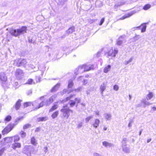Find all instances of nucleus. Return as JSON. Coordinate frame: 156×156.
Returning a JSON list of instances; mask_svg holds the SVG:
<instances>
[{
	"mask_svg": "<svg viewBox=\"0 0 156 156\" xmlns=\"http://www.w3.org/2000/svg\"><path fill=\"white\" fill-rule=\"evenodd\" d=\"M148 23H144L141 24V26L136 27V28H140L141 27H142V28L141 30V32H144L146 31L147 27L146 24H148Z\"/></svg>",
	"mask_w": 156,
	"mask_h": 156,
	"instance_id": "obj_18",
	"label": "nucleus"
},
{
	"mask_svg": "<svg viewBox=\"0 0 156 156\" xmlns=\"http://www.w3.org/2000/svg\"><path fill=\"white\" fill-rule=\"evenodd\" d=\"M15 74L16 78L19 79H21L24 74L23 70L20 69H16Z\"/></svg>",
	"mask_w": 156,
	"mask_h": 156,
	"instance_id": "obj_9",
	"label": "nucleus"
},
{
	"mask_svg": "<svg viewBox=\"0 0 156 156\" xmlns=\"http://www.w3.org/2000/svg\"><path fill=\"white\" fill-rule=\"evenodd\" d=\"M75 28L73 27L69 28L67 31L66 33L68 34L72 33L73 31H74Z\"/></svg>",
	"mask_w": 156,
	"mask_h": 156,
	"instance_id": "obj_29",
	"label": "nucleus"
},
{
	"mask_svg": "<svg viewBox=\"0 0 156 156\" xmlns=\"http://www.w3.org/2000/svg\"><path fill=\"white\" fill-rule=\"evenodd\" d=\"M12 137L14 138V142H17L20 140V137L18 135H16Z\"/></svg>",
	"mask_w": 156,
	"mask_h": 156,
	"instance_id": "obj_39",
	"label": "nucleus"
},
{
	"mask_svg": "<svg viewBox=\"0 0 156 156\" xmlns=\"http://www.w3.org/2000/svg\"><path fill=\"white\" fill-rule=\"evenodd\" d=\"M27 95H31L32 94V90H27L26 92Z\"/></svg>",
	"mask_w": 156,
	"mask_h": 156,
	"instance_id": "obj_47",
	"label": "nucleus"
},
{
	"mask_svg": "<svg viewBox=\"0 0 156 156\" xmlns=\"http://www.w3.org/2000/svg\"><path fill=\"white\" fill-rule=\"evenodd\" d=\"M6 147H4L3 148H2L0 150V156H1L2 154L4 153V151H6Z\"/></svg>",
	"mask_w": 156,
	"mask_h": 156,
	"instance_id": "obj_43",
	"label": "nucleus"
},
{
	"mask_svg": "<svg viewBox=\"0 0 156 156\" xmlns=\"http://www.w3.org/2000/svg\"><path fill=\"white\" fill-rule=\"evenodd\" d=\"M88 83V80H84L83 81V85L86 84Z\"/></svg>",
	"mask_w": 156,
	"mask_h": 156,
	"instance_id": "obj_54",
	"label": "nucleus"
},
{
	"mask_svg": "<svg viewBox=\"0 0 156 156\" xmlns=\"http://www.w3.org/2000/svg\"><path fill=\"white\" fill-rule=\"evenodd\" d=\"M46 101L45 100L42 101L40 103H39L38 100H36L33 103V106L35 107V108L36 109H38L41 107H42L44 105H48L46 103Z\"/></svg>",
	"mask_w": 156,
	"mask_h": 156,
	"instance_id": "obj_7",
	"label": "nucleus"
},
{
	"mask_svg": "<svg viewBox=\"0 0 156 156\" xmlns=\"http://www.w3.org/2000/svg\"><path fill=\"white\" fill-rule=\"evenodd\" d=\"M20 133L22 138L25 137L26 136V133L22 130L20 132Z\"/></svg>",
	"mask_w": 156,
	"mask_h": 156,
	"instance_id": "obj_42",
	"label": "nucleus"
},
{
	"mask_svg": "<svg viewBox=\"0 0 156 156\" xmlns=\"http://www.w3.org/2000/svg\"><path fill=\"white\" fill-rule=\"evenodd\" d=\"M58 114V111H56L54 112L51 115L52 118L53 119L56 118Z\"/></svg>",
	"mask_w": 156,
	"mask_h": 156,
	"instance_id": "obj_36",
	"label": "nucleus"
},
{
	"mask_svg": "<svg viewBox=\"0 0 156 156\" xmlns=\"http://www.w3.org/2000/svg\"><path fill=\"white\" fill-rule=\"evenodd\" d=\"M101 55V53L99 52H98L97 53V54L96 55V56L97 57H99Z\"/></svg>",
	"mask_w": 156,
	"mask_h": 156,
	"instance_id": "obj_58",
	"label": "nucleus"
},
{
	"mask_svg": "<svg viewBox=\"0 0 156 156\" xmlns=\"http://www.w3.org/2000/svg\"><path fill=\"white\" fill-rule=\"evenodd\" d=\"M102 145L105 147H110L114 146L113 144L106 141L103 142H102Z\"/></svg>",
	"mask_w": 156,
	"mask_h": 156,
	"instance_id": "obj_20",
	"label": "nucleus"
},
{
	"mask_svg": "<svg viewBox=\"0 0 156 156\" xmlns=\"http://www.w3.org/2000/svg\"><path fill=\"white\" fill-rule=\"evenodd\" d=\"M82 90V88L80 87H78L77 89L75 90L76 91H81Z\"/></svg>",
	"mask_w": 156,
	"mask_h": 156,
	"instance_id": "obj_56",
	"label": "nucleus"
},
{
	"mask_svg": "<svg viewBox=\"0 0 156 156\" xmlns=\"http://www.w3.org/2000/svg\"><path fill=\"white\" fill-rule=\"evenodd\" d=\"M100 90L101 91V94L102 95L103 94V92L106 89V85L104 83L101 84L100 87Z\"/></svg>",
	"mask_w": 156,
	"mask_h": 156,
	"instance_id": "obj_27",
	"label": "nucleus"
},
{
	"mask_svg": "<svg viewBox=\"0 0 156 156\" xmlns=\"http://www.w3.org/2000/svg\"><path fill=\"white\" fill-rule=\"evenodd\" d=\"M105 119L108 120H109L111 119L112 115L109 113H105L104 114Z\"/></svg>",
	"mask_w": 156,
	"mask_h": 156,
	"instance_id": "obj_25",
	"label": "nucleus"
},
{
	"mask_svg": "<svg viewBox=\"0 0 156 156\" xmlns=\"http://www.w3.org/2000/svg\"><path fill=\"white\" fill-rule=\"evenodd\" d=\"M94 67V65H83L79 66L78 68L76 69L74 73L76 75H77L78 74L77 72H78V73H82L85 71H87L93 69Z\"/></svg>",
	"mask_w": 156,
	"mask_h": 156,
	"instance_id": "obj_1",
	"label": "nucleus"
},
{
	"mask_svg": "<svg viewBox=\"0 0 156 156\" xmlns=\"http://www.w3.org/2000/svg\"><path fill=\"white\" fill-rule=\"evenodd\" d=\"M22 101V100L19 99L16 102L15 105V108L16 110H18L20 107L21 105V102Z\"/></svg>",
	"mask_w": 156,
	"mask_h": 156,
	"instance_id": "obj_23",
	"label": "nucleus"
},
{
	"mask_svg": "<svg viewBox=\"0 0 156 156\" xmlns=\"http://www.w3.org/2000/svg\"><path fill=\"white\" fill-rule=\"evenodd\" d=\"M82 126V122H80L79 123L77 126V127L78 128H80Z\"/></svg>",
	"mask_w": 156,
	"mask_h": 156,
	"instance_id": "obj_55",
	"label": "nucleus"
},
{
	"mask_svg": "<svg viewBox=\"0 0 156 156\" xmlns=\"http://www.w3.org/2000/svg\"><path fill=\"white\" fill-rule=\"evenodd\" d=\"M30 126V125L29 124H26L23 126V128L24 129H26L28 128Z\"/></svg>",
	"mask_w": 156,
	"mask_h": 156,
	"instance_id": "obj_46",
	"label": "nucleus"
},
{
	"mask_svg": "<svg viewBox=\"0 0 156 156\" xmlns=\"http://www.w3.org/2000/svg\"><path fill=\"white\" fill-rule=\"evenodd\" d=\"M40 128L39 127H37V128L36 129H35V132H38L39 131H40Z\"/></svg>",
	"mask_w": 156,
	"mask_h": 156,
	"instance_id": "obj_59",
	"label": "nucleus"
},
{
	"mask_svg": "<svg viewBox=\"0 0 156 156\" xmlns=\"http://www.w3.org/2000/svg\"><path fill=\"white\" fill-rule=\"evenodd\" d=\"M96 114L98 115H99V112L98 111H96L95 112Z\"/></svg>",
	"mask_w": 156,
	"mask_h": 156,
	"instance_id": "obj_64",
	"label": "nucleus"
},
{
	"mask_svg": "<svg viewBox=\"0 0 156 156\" xmlns=\"http://www.w3.org/2000/svg\"><path fill=\"white\" fill-rule=\"evenodd\" d=\"M12 137H7L2 139L1 143L2 144L5 145L6 144L12 142Z\"/></svg>",
	"mask_w": 156,
	"mask_h": 156,
	"instance_id": "obj_11",
	"label": "nucleus"
},
{
	"mask_svg": "<svg viewBox=\"0 0 156 156\" xmlns=\"http://www.w3.org/2000/svg\"><path fill=\"white\" fill-rule=\"evenodd\" d=\"M68 0H59L58 2V5H64Z\"/></svg>",
	"mask_w": 156,
	"mask_h": 156,
	"instance_id": "obj_37",
	"label": "nucleus"
},
{
	"mask_svg": "<svg viewBox=\"0 0 156 156\" xmlns=\"http://www.w3.org/2000/svg\"><path fill=\"white\" fill-rule=\"evenodd\" d=\"M62 113V116L65 118L68 119L70 115V113H73V111L70 109L68 105H66L63 106L62 108L60 110Z\"/></svg>",
	"mask_w": 156,
	"mask_h": 156,
	"instance_id": "obj_4",
	"label": "nucleus"
},
{
	"mask_svg": "<svg viewBox=\"0 0 156 156\" xmlns=\"http://www.w3.org/2000/svg\"><path fill=\"white\" fill-rule=\"evenodd\" d=\"M31 102H26L24 103V108L27 107L28 106H30L32 104L33 105Z\"/></svg>",
	"mask_w": 156,
	"mask_h": 156,
	"instance_id": "obj_41",
	"label": "nucleus"
},
{
	"mask_svg": "<svg viewBox=\"0 0 156 156\" xmlns=\"http://www.w3.org/2000/svg\"><path fill=\"white\" fill-rule=\"evenodd\" d=\"M94 156H102L101 154L99 153L94 152L93 154Z\"/></svg>",
	"mask_w": 156,
	"mask_h": 156,
	"instance_id": "obj_52",
	"label": "nucleus"
},
{
	"mask_svg": "<svg viewBox=\"0 0 156 156\" xmlns=\"http://www.w3.org/2000/svg\"><path fill=\"white\" fill-rule=\"evenodd\" d=\"M73 85V80L72 79L69 80L68 83V88H71Z\"/></svg>",
	"mask_w": 156,
	"mask_h": 156,
	"instance_id": "obj_32",
	"label": "nucleus"
},
{
	"mask_svg": "<svg viewBox=\"0 0 156 156\" xmlns=\"http://www.w3.org/2000/svg\"><path fill=\"white\" fill-rule=\"evenodd\" d=\"M100 122V120L98 119H96L94 120V122L92 123L91 125L94 128L96 129L98 127Z\"/></svg>",
	"mask_w": 156,
	"mask_h": 156,
	"instance_id": "obj_17",
	"label": "nucleus"
},
{
	"mask_svg": "<svg viewBox=\"0 0 156 156\" xmlns=\"http://www.w3.org/2000/svg\"><path fill=\"white\" fill-rule=\"evenodd\" d=\"M48 119L47 116L41 117L37 118V120L38 122L45 121Z\"/></svg>",
	"mask_w": 156,
	"mask_h": 156,
	"instance_id": "obj_21",
	"label": "nucleus"
},
{
	"mask_svg": "<svg viewBox=\"0 0 156 156\" xmlns=\"http://www.w3.org/2000/svg\"><path fill=\"white\" fill-rule=\"evenodd\" d=\"M152 109L154 111H155L156 110V108L155 107H153L152 108Z\"/></svg>",
	"mask_w": 156,
	"mask_h": 156,
	"instance_id": "obj_62",
	"label": "nucleus"
},
{
	"mask_svg": "<svg viewBox=\"0 0 156 156\" xmlns=\"http://www.w3.org/2000/svg\"><path fill=\"white\" fill-rule=\"evenodd\" d=\"M34 150L33 147L28 146L24 148L23 153L28 156H31V153Z\"/></svg>",
	"mask_w": 156,
	"mask_h": 156,
	"instance_id": "obj_8",
	"label": "nucleus"
},
{
	"mask_svg": "<svg viewBox=\"0 0 156 156\" xmlns=\"http://www.w3.org/2000/svg\"><path fill=\"white\" fill-rule=\"evenodd\" d=\"M141 103L143 104V107L145 108L147 106L151 104L149 102L147 101L145 99H143L141 101Z\"/></svg>",
	"mask_w": 156,
	"mask_h": 156,
	"instance_id": "obj_24",
	"label": "nucleus"
},
{
	"mask_svg": "<svg viewBox=\"0 0 156 156\" xmlns=\"http://www.w3.org/2000/svg\"><path fill=\"white\" fill-rule=\"evenodd\" d=\"M57 97V95L56 94H54L51 97H50L48 99L45 100L46 101V103L48 105H50L54 101Z\"/></svg>",
	"mask_w": 156,
	"mask_h": 156,
	"instance_id": "obj_14",
	"label": "nucleus"
},
{
	"mask_svg": "<svg viewBox=\"0 0 156 156\" xmlns=\"http://www.w3.org/2000/svg\"><path fill=\"white\" fill-rule=\"evenodd\" d=\"M21 147V144L19 143H15L12 144L11 148L14 150H15L17 148H20Z\"/></svg>",
	"mask_w": 156,
	"mask_h": 156,
	"instance_id": "obj_19",
	"label": "nucleus"
},
{
	"mask_svg": "<svg viewBox=\"0 0 156 156\" xmlns=\"http://www.w3.org/2000/svg\"><path fill=\"white\" fill-rule=\"evenodd\" d=\"M133 57H131L129 59V60L127 61H125L124 62V64L126 65H127L128 64H129V63L131 62L133 60Z\"/></svg>",
	"mask_w": 156,
	"mask_h": 156,
	"instance_id": "obj_38",
	"label": "nucleus"
},
{
	"mask_svg": "<svg viewBox=\"0 0 156 156\" xmlns=\"http://www.w3.org/2000/svg\"><path fill=\"white\" fill-rule=\"evenodd\" d=\"M136 12L134 10H133L129 13L126 14L124 16L121 18L120 19L121 20H124L126 18L129 17Z\"/></svg>",
	"mask_w": 156,
	"mask_h": 156,
	"instance_id": "obj_16",
	"label": "nucleus"
},
{
	"mask_svg": "<svg viewBox=\"0 0 156 156\" xmlns=\"http://www.w3.org/2000/svg\"><path fill=\"white\" fill-rule=\"evenodd\" d=\"M29 41L30 43H32V40L31 39H29Z\"/></svg>",
	"mask_w": 156,
	"mask_h": 156,
	"instance_id": "obj_63",
	"label": "nucleus"
},
{
	"mask_svg": "<svg viewBox=\"0 0 156 156\" xmlns=\"http://www.w3.org/2000/svg\"><path fill=\"white\" fill-rule=\"evenodd\" d=\"M118 53V50L115 49L114 50L112 49L109 50L108 52V55L115 57Z\"/></svg>",
	"mask_w": 156,
	"mask_h": 156,
	"instance_id": "obj_13",
	"label": "nucleus"
},
{
	"mask_svg": "<svg viewBox=\"0 0 156 156\" xmlns=\"http://www.w3.org/2000/svg\"><path fill=\"white\" fill-rule=\"evenodd\" d=\"M58 108V106L57 105H54L49 110V112H50Z\"/></svg>",
	"mask_w": 156,
	"mask_h": 156,
	"instance_id": "obj_34",
	"label": "nucleus"
},
{
	"mask_svg": "<svg viewBox=\"0 0 156 156\" xmlns=\"http://www.w3.org/2000/svg\"><path fill=\"white\" fill-rule=\"evenodd\" d=\"M27 27L26 26H22L21 28L11 30L10 33L11 35L16 37H18L21 34L26 32Z\"/></svg>",
	"mask_w": 156,
	"mask_h": 156,
	"instance_id": "obj_2",
	"label": "nucleus"
},
{
	"mask_svg": "<svg viewBox=\"0 0 156 156\" xmlns=\"http://www.w3.org/2000/svg\"><path fill=\"white\" fill-rule=\"evenodd\" d=\"M60 84V83H58L55 86L53 87L51 90V92H55L59 88Z\"/></svg>",
	"mask_w": 156,
	"mask_h": 156,
	"instance_id": "obj_22",
	"label": "nucleus"
},
{
	"mask_svg": "<svg viewBox=\"0 0 156 156\" xmlns=\"http://www.w3.org/2000/svg\"><path fill=\"white\" fill-rule=\"evenodd\" d=\"M127 141L126 138H124L122 142V147L123 151L126 153H129L130 152V148L129 147L126 146V141Z\"/></svg>",
	"mask_w": 156,
	"mask_h": 156,
	"instance_id": "obj_6",
	"label": "nucleus"
},
{
	"mask_svg": "<svg viewBox=\"0 0 156 156\" xmlns=\"http://www.w3.org/2000/svg\"><path fill=\"white\" fill-rule=\"evenodd\" d=\"M30 67L32 69H33L35 68V67L34 65L31 64L30 65Z\"/></svg>",
	"mask_w": 156,
	"mask_h": 156,
	"instance_id": "obj_60",
	"label": "nucleus"
},
{
	"mask_svg": "<svg viewBox=\"0 0 156 156\" xmlns=\"http://www.w3.org/2000/svg\"><path fill=\"white\" fill-rule=\"evenodd\" d=\"M31 143L34 146H36L37 144V141L34 137H33L31 138Z\"/></svg>",
	"mask_w": 156,
	"mask_h": 156,
	"instance_id": "obj_28",
	"label": "nucleus"
},
{
	"mask_svg": "<svg viewBox=\"0 0 156 156\" xmlns=\"http://www.w3.org/2000/svg\"><path fill=\"white\" fill-rule=\"evenodd\" d=\"M71 98V97L66 98L65 99L62 101V103H64V102H66V101L69 100Z\"/></svg>",
	"mask_w": 156,
	"mask_h": 156,
	"instance_id": "obj_51",
	"label": "nucleus"
},
{
	"mask_svg": "<svg viewBox=\"0 0 156 156\" xmlns=\"http://www.w3.org/2000/svg\"><path fill=\"white\" fill-rule=\"evenodd\" d=\"M33 82V80L31 79H29L27 82V83L28 84H31Z\"/></svg>",
	"mask_w": 156,
	"mask_h": 156,
	"instance_id": "obj_48",
	"label": "nucleus"
},
{
	"mask_svg": "<svg viewBox=\"0 0 156 156\" xmlns=\"http://www.w3.org/2000/svg\"><path fill=\"white\" fill-rule=\"evenodd\" d=\"M44 151L45 152V153H46V152L48 151V147H44Z\"/></svg>",
	"mask_w": 156,
	"mask_h": 156,
	"instance_id": "obj_57",
	"label": "nucleus"
},
{
	"mask_svg": "<svg viewBox=\"0 0 156 156\" xmlns=\"http://www.w3.org/2000/svg\"><path fill=\"white\" fill-rule=\"evenodd\" d=\"M141 37L140 35H136V36L133 37V39L134 41H136L138 40L139 39H140Z\"/></svg>",
	"mask_w": 156,
	"mask_h": 156,
	"instance_id": "obj_40",
	"label": "nucleus"
},
{
	"mask_svg": "<svg viewBox=\"0 0 156 156\" xmlns=\"http://www.w3.org/2000/svg\"><path fill=\"white\" fill-rule=\"evenodd\" d=\"M151 140V138H150L149 139H148L147 141V143H149L150 142Z\"/></svg>",
	"mask_w": 156,
	"mask_h": 156,
	"instance_id": "obj_61",
	"label": "nucleus"
},
{
	"mask_svg": "<svg viewBox=\"0 0 156 156\" xmlns=\"http://www.w3.org/2000/svg\"><path fill=\"white\" fill-rule=\"evenodd\" d=\"M7 77L4 73H1L0 74V81L2 82V86L7 80Z\"/></svg>",
	"mask_w": 156,
	"mask_h": 156,
	"instance_id": "obj_10",
	"label": "nucleus"
},
{
	"mask_svg": "<svg viewBox=\"0 0 156 156\" xmlns=\"http://www.w3.org/2000/svg\"><path fill=\"white\" fill-rule=\"evenodd\" d=\"M74 100L75 101L70 100L69 102V103L70 105V106L71 107H73L76 103L77 104L80 103V99L79 98H75Z\"/></svg>",
	"mask_w": 156,
	"mask_h": 156,
	"instance_id": "obj_12",
	"label": "nucleus"
},
{
	"mask_svg": "<svg viewBox=\"0 0 156 156\" xmlns=\"http://www.w3.org/2000/svg\"><path fill=\"white\" fill-rule=\"evenodd\" d=\"M95 5L96 6L100 7L102 5V2L101 1L97 0L95 3Z\"/></svg>",
	"mask_w": 156,
	"mask_h": 156,
	"instance_id": "obj_35",
	"label": "nucleus"
},
{
	"mask_svg": "<svg viewBox=\"0 0 156 156\" xmlns=\"http://www.w3.org/2000/svg\"><path fill=\"white\" fill-rule=\"evenodd\" d=\"M27 63V60L25 59L21 60L20 59H16L13 61V65L17 66H23L24 67Z\"/></svg>",
	"mask_w": 156,
	"mask_h": 156,
	"instance_id": "obj_5",
	"label": "nucleus"
},
{
	"mask_svg": "<svg viewBox=\"0 0 156 156\" xmlns=\"http://www.w3.org/2000/svg\"><path fill=\"white\" fill-rule=\"evenodd\" d=\"M20 118H17L15 120V123H11L8 125L2 130V133L3 135L7 133L10 131L20 120Z\"/></svg>",
	"mask_w": 156,
	"mask_h": 156,
	"instance_id": "obj_3",
	"label": "nucleus"
},
{
	"mask_svg": "<svg viewBox=\"0 0 156 156\" xmlns=\"http://www.w3.org/2000/svg\"><path fill=\"white\" fill-rule=\"evenodd\" d=\"M126 36L125 35H123L120 36L117 40V44L118 45H121L125 40V38Z\"/></svg>",
	"mask_w": 156,
	"mask_h": 156,
	"instance_id": "obj_15",
	"label": "nucleus"
},
{
	"mask_svg": "<svg viewBox=\"0 0 156 156\" xmlns=\"http://www.w3.org/2000/svg\"><path fill=\"white\" fill-rule=\"evenodd\" d=\"M153 95L154 94L152 92H149L148 94L147 95V96L146 97L147 99V100H151L153 97Z\"/></svg>",
	"mask_w": 156,
	"mask_h": 156,
	"instance_id": "obj_30",
	"label": "nucleus"
},
{
	"mask_svg": "<svg viewBox=\"0 0 156 156\" xmlns=\"http://www.w3.org/2000/svg\"><path fill=\"white\" fill-rule=\"evenodd\" d=\"M11 118L12 117L10 115H8L5 118V120L6 121L9 122L11 120Z\"/></svg>",
	"mask_w": 156,
	"mask_h": 156,
	"instance_id": "obj_44",
	"label": "nucleus"
},
{
	"mask_svg": "<svg viewBox=\"0 0 156 156\" xmlns=\"http://www.w3.org/2000/svg\"><path fill=\"white\" fill-rule=\"evenodd\" d=\"M133 121L132 119H130L129 120V123L128 125V126L129 127H131V126H132V123H133Z\"/></svg>",
	"mask_w": 156,
	"mask_h": 156,
	"instance_id": "obj_49",
	"label": "nucleus"
},
{
	"mask_svg": "<svg viewBox=\"0 0 156 156\" xmlns=\"http://www.w3.org/2000/svg\"><path fill=\"white\" fill-rule=\"evenodd\" d=\"M124 2H119L118 3L115 5H114V9H117L118 8V7L120 6L121 5H124Z\"/></svg>",
	"mask_w": 156,
	"mask_h": 156,
	"instance_id": "obj_33",
	"label": "nucleus"
},
{
	"mask_svg": "<svg viewBox=\"0 0 156 156\" xmlns=\"http://www.w3.org/2000/svg\"><path fill=\"white\" fill-rule=\"evenodd\" d=\"M151 7V5L149 4H147L144 6H140L139 7L140 9H143L144 10H147L149 9Z\"/></svg>",
	"mask_w": 156,
	"mask_h": 156,
	"instance_id": "obj_26",
	"label": "nucleus"
},
{
	"mask_svg": "<svg viewBox=\"0 0 156 156\" xmlns=\"http://www.w3.org/2000/svg\"><path fill=\"white\" fill-rule=\"evenodd\" d=\"M105 21V18H103L100 21V23L99 24L100 25H101L103 23L104 21Z\"/></svg>",
	"mask_w": 156,
	"mask_h": 156,
	"instance_id": "obj_53",
	"label": "nucleus"
},
{
	"mask_svg": "<svg viewBox=\"0 0 156 156\" xmlns=\"http://www.w3.org/2000/svg\"><path fill=\"white\" fill-rule=\"evenodd\" d=\"M93 117V115L88 116L85 119V121L86 122H87L89 121Z\"/></svg>",
	"mask_w": 156,
	"mask_h": 156,
	"instance_id": "obj_45",
	"label": "nucleus"
},
{
	"mask_svg": "<svg viewBox=\"0 0 156 156\" xmlns=\"http://www.w3.org/2000/svg\"><path fill=\"white\" fill-rule=\"evenodd\" d=\"M119 89V87L118 85H115L113 87V89L116 91H117Z\"/></svg>",
	"mask_w": 156,
	"mask_h": 156,
	"instance_id": "obj_50",
	"label": "nucleus"
},
{
	"mask_svg": "<svg viewBox=\"0 0 156 156\" xmlns=\"http://www.w3.org/2000/svg\"><path fill=\"white\" fill-rule=\"evenodd\" d=\"M111 66L110 65H108L107 66L105 67L104 69V72L105 73H107L111 69Z\"/></svg>",
	"mask_w": 156,
	"mask_h": 156,
	"instance_id": "obj_31",
	"label": "nucleus"
}]
</instances>
